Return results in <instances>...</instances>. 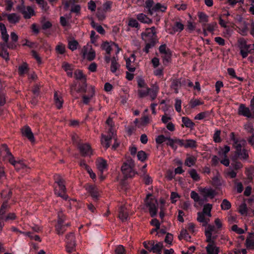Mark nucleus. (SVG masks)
I'll list each match as a JSON object with an SVG mask.
<instances>
[{"label": "nucleus", "mask_w": 254, "mask_h": 254, "mask_svg": "<svg viewBox=\"0 0 254 254\" xmlns=\"http://www.w3.org/2000/svg\"><path fill=\"white\" fill-rule=\"evenodd\" d=\"M1 153L3 156V160L8 161L14 167L16 170L18 171L25 170L27 171V167L26 165L22 160H15L14 156L9 151L7 146L5 144L2 145Z\"/></svg>", "instance_id": "obj_1"}, {"label": "nucleus", "mask_w": 254, "mask_h": 254, "mask_svg": "<svg viewBox=\"0 0 254 254\" xmlns=\"http://www.w3.org/2000/svg\"><path fill=\"white\" fill-rule=\"evenodd\" d=\"M212 207L211 204H206L203 206L202 211L197 213V220L201 223L203 226H206L210 221Z\"/></svg>", "instance_id": "obj_2"}, {"label": "nucleus", "mask_w": 254, "mask_h": 254, "mask_svg": "<svg viewBox=\"0 0 254 254\" xmlns=\"http://www.w3.org/2000/svg\"><path fill=\"white\" fill-rule=\"evenodd\" d=\"M145 8L151 15L157 11L164 12L167 9L166 6L164 4H162L160 3L154 4L153 0H147L146 1Z\"/></svg>", "instance_id": "obj_3"}, {"label": "nucleus", "mask_w": 254, "mask_h": 254, "mask_svg": "<svg viewBox=\"0 0 254 254\" xmlns=\"http://www.w3.org/2000/svg\"><path fill=\"white\" fill-rule=\"evenodd\" d=\"M134 167V162L131 159H128L125 162L122 166L121 170L124 176L126 178H131L133 177L135 172L133 168Z\"/></svg>", "instance_id": "obj_4"}, {"label": "nucleus", "mask_w": 254, "mask_h": 254, "mask_svg": "<svg viewBox=\"0 0 254 254\" xmlns=\"http://www.w3.org/2000/svg\"><path fill=\"white\" fill-rule=\"evenodd\" d=\"M143 246L150 252L157 254H161L163 247L162 243H155L154 241L144 242Z\"/></svg>", "instance_id": "obj_5"}, {"label": "nucleus", "mask_w": 254, "mask_h": 254, "mask_svg": "<svg viewBox=\"0 0 254 254\" xmlns=\"http://www.w3.org/2000/svg\"><path fill=\"white\" fill-rule=\"evenodd\" d=\"M55 183L57 184L55 189L56 194L60 196H63V194L65 191V187L64 184V180L62 176L60 175L54 176Z\"/></svg>", "instance_id": "obj_6"}, {"label": "nucleus", "mask_w": 254, "mask_h": 254, "mask_svg": "<svg viewBox=\"0 0 254 254\" xmlns=\"http://www.w3.org/2000/svg\"><path fill=\"white\" fill-rule=\"evenodd\" d=\"M113 138L114 139V143L112 146V148L114 150L116 149L119 146V142H118L117 140V138L115 136V134L113 135L112 134H108V136H106L105 135L102 134V137L101 139V142L102 146L104 147L106 149H107L109 147L110 145V140Z\"/></svg>", "instance_id": "obj_7"}, {"label": "nucleus", "mask_w": 254, "mask_h": 254, "mask_svg": "<svg viewBox=\"0 0 254 254\" xmlns=\"http://www.w3.org/2000/svg\"><path fill=\"white\" fill-rule=\"evenodd\" d=\"M58 224L56 226V231L59 235H62L66 229V228L70 225L68 223H64V219L62 211H60L58 213Z\"/></svg>", "instance_id": "obj_8"}, {"label": "nucleus", "mask_w": 254, "mask_h": 254, "mask_svg": "<svg viewBox=\"0 0 254 254\" xmlns=\"http://www.w3.org/2000/svg\"><path fill=\"white\" fill-rule=\"evenodd\" d=\"M151 194H148L145 199L146 205L148 207L149 212L151 217H154L157 212V201L155 198H150Z\"/></svg>", "instance_id": "obj_9"}, {"label": "nucleus", "mask_w": 254, "mask_h": 254, "mask_svg": "<svg viewBox=\"0 0 254 254\" xmlns=\"http://www.w3.org/2000/svg\"><path fill=\"white\" fill-rule=\"evenodd\" d=\"M205 235L206 236V241L211 242L217 238V230L214 226L209 225L208 224L205 226Z\"/></svg>", "instance_id": "obj_10"}, {"label": "nucleus", "mask_w": 254, "mask_h": 254, "mask_svg": "<svg viewBox=\"0 0 254 254\" xmlns=\"http://www.w3.org/2000/svg\"><path fill=\"white\" fill-rule=\"evenodd\" d=\"M239 115L243 116L250 119H254V110L250 109L244 104H241L238 110Z\"/></svg>", "instance_id": "obj_11"}, {"label": "nucleus", "mask_w": 254, "mask_h": 254, "mask_svg": "<svg viewBox=\"0 0 254 254\" xmlns=\"http://www.w3.org/2000/svg\"><path fill=\"white\" fill-rule=\"evenodd\" d=\"M198 190L205 199L207 198H213L216 194L215 190L211 187H199L198 188Z\"/></svg>", "instance_id": "obj_12"}, {"label": "nucleus", "mask_w": 254, "mask_h": 254, "mask_svg": "<svg viewBox=\"0 0 254 254\" xmlns=\"http://www.w3.org/2000/svg\"><path fill=\"white\" fill-rule=\"evenodd\" d=\"M156 35V30L154 27L147 28L145 32L141 34L142 39L145 42L154 41V37Z\"/></svg>", "instance_id": "obj_13"}, {"label": "nucleus", "mask_w": 254, "mask_h": 254, "mask_svg": "<svg viewBox=\"0 0 254 254\" xmlns=\"http://www.w3.org/2000/svg\"><path fill=\"white\" fill-rule=\"evenodd\" d=\"M101 47L108 54H110L112 50H115L116 54H118L120 51L118 45L114 42H104L102 44Z\"/></svg>", "instance_id": "obj_14"}, {"label": "nucleus", "mask_w": 254, "mask_h": 254, "mask_svg": "<svg viewBox=\"0 0 254 254\" xmlns=\"http://www.w3.org/2000/svg\"><path fill=\"white\" fill-rule=\"evenodd\" d=\"M82 53L84 58L89 61L94 60L95 57V52L89 45H86L83 47Z\"/></svg>", "instance_id": "obj_15"}, {"label": "nucleus", "mask_w": 254, "mask_h": 254, "mask_svg": "<svg viewBox=\"0 0 254 254\" xmlns=\"http://www.w3.org/2000/svg\"><path fill=\"white\" fill-rule=\"evenodd\" d=\"M65 242L66 243V249L68 253H71L75 250V243L73 233H70L66 236Z\"/></svg>", "instance_id": "obj_16"}, {"label": "nucleus", "mask_w": 254, "mask_h": 254, "mask_svg": "<svg viewBox=\"0 0 254 254\" xmlns=\"http://www.w3.org/2000/svg\"><path fill=\"white\" fill-rule=\"evenodd\" d=\"M239 47L242 57L243 58H246L251 52V45L247 44L246 41L244 39H241L239 41Z\"/></svg>", "instance_id": "obj_17"}, {"label": "nucleus", "mask_w": 254, "mask_h": 254, "mask_svg": "<svg viewBox=\"0 0 254 254\" xmlns=\"http://www.w3.org/2000/svg\"><path fill=\"white\" fill-rule=\"evenodd\" d=\"M159 52L162 55V57L163 59V63L164 64L169 62L171 57V51L167 48L165 44L161 45L159 48Z\"/></svg>", "instance_id": "obj_18"}, {"label": "nucleus", "mask_w": 254, "mask_h": 254, "mask_svg": "<svg viewBox=\"0 0 254 254\" xmlns=\"http://www.w3.org/2000/svg\"><path fill=\"white\" fill-rule=\"evenodd\" d=\"M236 26L239 29V32L242 35H246L248 31L247 24L243 21L241 17H239L236 21Z\"/></svg>", "instance_id": "obj_19"}, {"label": "nucleus", "mask_w": 254, "mask_h": 254, "mask_svg": "<svg viewBox=\"0 0 254 254\" xmlns=\"http://www.w3.org/2000/svg\"><path fill=\"white\" fill-rule=\"evenodd\" d=\"M86 190L90 194L92 199L97 200L100 196L99 189L95 186L87 185L86 187Z\"/></svg>", "instance_id": "obj_20"}, {"label": "nucleus", "mask_w": 254, "mask_h": 254, "mask_svg": "<svg viewBox=\"0 0 254 254\" xmlns=\"http://www.w3.org/2000/svg\"><path fill=\"white\" fill-rule=\"evenodd\" d=\"M78 148L81 154L84 156H90L92 154L91 148L88 143L79 144Z\"/></svg>", "instance_id": "obj_21"}, {"label": "nucleus", "mask_w": 254, "mask_h": 254, "mask_svg": "<svg viewBox=\"0 0 254 254\" xmlns=\"http://www.w3.org/2000/svg\"><path fill=\"white\" fill-rule=\"evenodd\" d=\"M17 8L21 12L24 17L26 19H29L35 14V11L33 8L30 6L25 7L23 4H22L21 7H18Z\"/></svg>", "instance_id": "obj_22"}, {"label": "nucleus", "mask_w": 254, "mask_h": 254, "mask_svg": "<svg viewBox=\"0 0 254 254\" xmlns=\"http://www.w3.org/2000/svg\"><path fill=\"white\" fill-rule=\"evenodd\" d=\"M208 243V244L206 247L207 254H218L219 253V248L215 244L214 241Z\"/></svg>", "instance_id": "obj_23"}, {"label": "nucleus", "mask_w": 254, "mask_h": 254, "mask_svg": "<svg viewBox=\"0 0 254 254\" xmlns=\"http://www.w3.org/2000/svg\"><path fill=\"white\" fill-rule=\"evenodd\" d=\"M7 207V203L4 202L1 205L0 209V232L2 231L4 226V217L6 215V210Z\"/></svg>", "instance_id": "obj_24"}, {"label": "nucleus", "mask_w": 254, "mask_h": 254, "mask_svg": "<svg viewBox=\"0 0 254 254\" xmlns=\"http://www.w3.org/2000/svg\"><path fill=\"white\" fill-rule=\"evenodd\" d=\"M96 165L97 169L102 173L106 171L108 168V164L106 160L102 158H98L96 161Z\"/></svg>", "instance_id": "obj_25"}, {"label": "nucleus", "mask_w": 254, "mask_h": 254, "mask_svg": "<svg viewBox=\"0 0 254 254\" xmlns=\"http://www.w3.org/2000/svg\"><path fill=\"white\" fill-rule=\"evenodd\" d=\"M21 132L23 135L26 136L31 142H34L35 141L33 134L30 129L28 126L24 127L22 129Z\"/></svg>", "instance_id": "obj_26"}, {"label": "nucleus", "mask_w": 254, "mask_h": 254, "mask_svg": "<svg viewBox=\"0 0 254 254\" xmlns=\"http://www.w3.org/2000/svg\"><path fill=\"white\" fill-rule=\"evenodd\" d=\"M135 61V56L132 54L130 56L126 59V66L128 70L133 72L135 71V67L132 64Z\"/></svg>", "instance_id": "obj_27"}, {"label": "nucleus", "mask_w": 254, "mask_h": 254, "mask_svg": "<svg viewBox=\"0 0 254 254\" xmlns=\"http://www.w3.org/2000/svg\"><path fill=\"white\" fill-rule=\"evenodd\" d=\"M3 16H6L9 22L13 24L17 23L20 19L19 16L14 13L10 14L3 13Z\"/></svg>", "instance_id": "obj_28"}, {"label": "nucleus", "mask_w": 254, "mask_h": 254, "mask_svg": "<svg viewBox=\"0 0 254 254\" xmlns=\"http://www.w3.org/2000/svg\"><path fill=\"white\" fill-rule=\"evenodd\" d=\"M181 139L175 138L172 139L169 137L167 142V144L170 146L174 150H176L177 148V144L181 146Z\"/></svg>", "instance_id": "obj_29"}, {"label": "nucleus", "mask_w": 254, "mask_h": 254, "mask_svg": "<svg viewBox=\"0 0 254 254\" xmlns=\"http://www.w3.org/2000/svg\"><path fill=\"white\" fill-rule=\"evenodd\" d=\"M245 245L248 249H254V233L249 234L246 241Z\"/></svg>", "instance_id": "obj_30"}, {"label": "nucleus", "mask_w": 254, "mask_h": 254, "mask_svg": "<svg viewBox=\"0 0 254 254\" xmlns=\"http://www.w3.org/2000/svg\"><path fill=\"white\" fill-rule=\"evenodd\" d=\"M119 217L122 221H125L127 219L128 212L127 207L122 206L120 208Z\"/></svg>", "instance_id": "obj_31"}, {"label": "nucleus", "mask_w": 254, "mask_h": 254, "mask_svg": "<svg viewBox=\"0 0 254 254\" xmlns=\"http://www.w3.org/2000/svg\"><path fill=\"white\" fill-rule=\"evenodd\" d=\"M54 100L55 105L58 109H61L63 106V99L62 97L59 95L57 92H55L54 94Z\"/></svg>", "instance_id": "obj_32"}, {"label": "nucleus", "mask_w": 254, "mask_h": 254, "mask_svg": "<svg viewBox=\"0 0 254 254\" xmlns=\"http://www.w3.org/2000/svg\"><path fill=\"white\" fill-rule=\"evenodd\" d=\"M246 144V141L244 139H239L233 143V146L236 149L237 152H239L242 150V148Z\"/></svg>", "instance_id": "obj_33"}, {"label": "nucleus", "mask_w": 254, "mask_h": 254, "mask_svg": "<svg viewBox=\"0 0 254 254\" xmlns=\"http://www.w3.org/2000/svg\"><path fill=\"white\" fill-rule=\"evenodd\" d=\"M136 18L140 22L143 23L149 24L152 22L151 19L143 13H139L137 14L136 15Z\"/></svg>", "instance_id": "obj_34"}, {"label": "nucleus", "mask_w": 254, "mask_h": 254, "mask_svg": "<svg viewBox=\"0 0 254 254\" xmlns=\"http://www.w3.org/2000/svg\"><path fill=\"white\" fill-rule=\"evenodd\" d=\"M158 91L159 87L157 85H153L151 88H150L148 95H149L152 100H154L156 98Z\"/></svg>", "instance_id": "obj_35"}, {"label": "nucleus", "mask_w": 254, "mask_h": 254, "mask_svg": "<svg viewBox=\"0 0 254 254\" xmlns=\"http://www.w3.org/2000/svg\"><path fill=\"white\" fill-rule=\"evenodd\" d=\"M196 142L194 140H187L184 142L181 140V146H184L185 148H193L195 146Z\"/></svg>", "instance_id": "obj_36"}, {"label": "nucleus", "mask_w": 254, "mask_h": 254, "mask_svg": "<svg viewBox=\"0 0 254 254\" xmlns=\"http://www.w3.org/2000/svg\"><path fill=\"white\" fill-rule=\"evenodd\" d=\"M196 158L193 156H189L187 157L185 162V165L190 167L193 166L196 162Z\"/></svg>", "instance_id": "obj_37"}, {"label": "nucleus", "mask_w": 254, "mask_h": 254, "mask_svg": "<svg viewBox=\"0 0 254 254\" xmlns=\"http://www.w3.org/2000/svg\"><path fill=\"white\" fill-rule=\"evenodd\" d=\"M230 150V147L225 145L223 148H221L218 152V155L221 158L226 157L227 154Z\"/></svg>", "instance_id": "obj_38"}, {"label": "nucleus", "mask_w": 254, "mask_h": 254, "mask_svg": "<svg viewBox=\"0 0 254 254\" xmlns=\"http://www.w3.org/2000/svg\"><path fill=\"white\" fill-rule=\"evenodd\" d=\"M62 67L64 69V70L66 72L68 76H72V65L67 63H64L62 64Z\"/></svg>", "instance_id": "obj_39"}, {"label": "nucleus", "mask_w": 254, "mask_h": 254, "mask_svg": "<svg viewBox=\"0 0 254 254\" xmlns=\"http://www.w3.org/2000/svg\"><path fill=\"white\" fill-rule=\"evenodd\" d=\"M117 60L118 59L115 57L113 58L111 60V70L113 73L117 71L120 66L117 63Z\"/></svg>", "instance_id": "obj_40"}, {"label": "nucleus", "mask_w": 254, "mask_h": 254, "mask_svg": "<svg viewBox=\"0 0 254 254\" xmlns=\"http://www.w3.org/2000/svg\"><path fill=\"white\" fill-rule=\"evenodd\" d=\"M91 25L92 27L95 29L99 33L101 34H104L105 33V30L103 28L101 25L95 23L94 21H91Z\"/></svg>", "instance_id": "obj_41"}, {"label": "nucleus", "mask_w": 254, "mask_h": 254, "mask_svg": "<svg viewBox=\"0 0 254 254\" xmlns=\"http://www.w3.org/2000/svg\"><path fill=\"white\" fill-rule=\"evenodd\" d=\"M182 120L183 124L187 127L192 128L194 125V123L187 117H182Z\"/></svg>", "instance_id": "obj_42"}, {"label": "nucleus", "mask_w": 254, "mask_h": 254, "mask_svg": "<svg viewBox=\"0 0 254 254\" xmlns=\"http://www.w3.org/2000/svg\"><path fill=\"white\" fill-rule=\"evenodd\" d=\"M179 239L180 240L184 239L187 241H189L190 239V237L188 233L187 230L183 229L180 232V234L179 236Z\"/></svg>", "instance_id": "obj_43"}, {"label": "nucleus", "mask_w": 254, "mask_h": 254, "mask_svg": "<svg viewBox=\"0 0 254 254\" xmlns=\"http://www.w3.org/2000/svg\"><path fill=\"white\" fill-rule=\"evenodd\" d=\"M189 173L193 181H198L200 180V177L195 170L191 169L189 171Z\"/></svg>", "instance_id": "obj_44"}, {"label": "nucleus", "mask_w": 254, "mask_h": 254, "mask_svg": "<svg viewBox=\"0 0 254 254\" xmlns=\"http://www.w3.org/2000/svg\"><path fill=\"white\" fill-rule=\"evenodd\" d=\"M78 43L74 39H72L68 41V48L71 51H74L77 48Z\"/></svg>", "instance_id": "obj_45"}, {"label": "nucleus", "mask_w": 254, "mask_h": 254, "mask_svg": "<svg viewBox=\"0 0 254 254\" xmlns=\"http://www.w3.org/2000/svg\"><path fill=\"white\" fill-rule=\"evenodd\" d=\"M106 124L109 126V128L108 129L109 130V134H112L113 135L114 133V131L113 128V127L114 126V123L113 122V121L111 118H109L106 122Z\"/></svg>", "instance_id": "obj_46"}, {"label": "nucleus", "mask_w": 254, "mask_h": 254, "mask_svg": "<svg viewBox=\"0 0 254 254\" xmlns=\"http://www.w3.org/2000/svg\"><path fill=\"white\" fill-rule=\"evenodd\" d=\"M150 122V119L147 116L143 117L141 119V122L137 125V127L141 128L147 125Z\"/></svg>", "instance_id": "obj_47"}, {"label": "nucleus", "mask_w": 254, "mask_h": 254, "mask_svg": "<svg viewBox=\"0 0 254 254\" xmlns=\"http://www.w3.org/2000/svg\"><path fill=\"white\" fill-rule=\"evenodd\" d=\"M231 207V203L226 199L223 200L221 204V207L222 210H228Z\"/></svg>", "instance_id": "obj_48"}, {"label": "nucleus", "mask_w": 254, "mask_h": 254, "mask_svg": "<svg viewBox=\"0 0 254 254\" xmlns=\"http://www.w3.org/2000/svg\"><path fill=\"white\" fill-rule=\"evenodd\" d=\"M239 211L243 215H247V206L245 202L240 204L239 207Z\"/></svg>", "instance_id": "obj_49"}, {"label": "nucleus", "mask_w": 254, "mask_h": 254, "mask_svg": "<svg viewBox=\"0 0 254 254\" xmlns=\"http://www.w3.org/2000/svg\"><path fill=\"white\" fill-rule=\"evenodd\" d=\"M181 82L179 80H175L173 81L171 87L175 90L176 93H178V90L181 86Z\"/></svg>", "instance_id": "obj_50"}, {"label": "nucleus", "mask_w": 254, "mask_h": 254, "mask_svg": "<svg viewBox=\"0 0 254 254\" xmlns=\"http://www.w3.org/2000/svg\"><path fill=\"white\" fill-rule=\"evenodd\" d=\"M245 130L250 134L254 133V129L253 127V124L250 123H247L244 125Z\"/></svg>", "instance_id": "obj_51"}, {"label": "nucleus", "mask_w": 254, "mask_h": 254, "mask_svg": "<svg viewBox=\"0 0 254 254\" xmlns=\"http://www.w3.org/2000/svg\"><path fill=\"white\" fill-rule=\"evenodd\" d=\"M65 46L61 43H59L56 47V51L59 54H63L65 52Z\"/></svg>", "instance_id": "obj_52"}, {"label": "nucleus", "mask_w": 254, "mask_h": 254, "mask_svg": "<svg viewBox=\"0 0 254 254\" xmlns=\"http://www.w3.org/2000/svg\"><path fill=\"white\" fill-rule=\"evenodd\" d=\"M112 5V2L111 1H107L104 2L103 4V10L104 12H106L107 11H110L111 9V7Z\"/></svg>", "instance_id": "obj_53"}, {"label": "nucleus", "mask_w": 254, "mask_h": 254, "mask_svg": "<svg viewBox=\"0 0 254 254\" xmlns=\"http://www.w3.org/2000/svg\"><path fill=\"white\" fill-rule=\"evenodd\" d=\"M184 25L182 23L180 22H176L173 27V29L175 32H181L184 29Z\"/></svg>", "instance_id": "obj_54"}, {"label": "nucleus", "mask_w": 254, "mask_h": 254, "mask_svg": "<svg viewBox=\"0 0 254 254\" xmlns=\"http://www.w3.org/2000/svg\"><path fill=\"white\" fill-rule=\"evenodd\" d=\"M237 153L241 159L246 160L248 158V153L246 149H243Z\"/></svg>", "instance_id": "obj_55"}, {"label": "nucleus", "mask_w": 254, "mask_h": 254, "mask_svg": "<svg viewBox=\"0 0 254 254\" xmlns=\"http://www.w3.org/2000/svg\"><path fill=\"white\" fill-rule=\"evenodd\" d=\"M168 138L163 135H160L156 138L155 141L157 144H162L165 141H167Z\"/></svg>", "instance_id": "obj_56"}, {"label": "nucleus", "mask_w": 254, "mask_h": 254, "mask_svg": "<svg viewBox=\"0 0 254 254\" xmlns=\"http://www.w3.org/2000/svg\"><path fill=\"white\" fill-rule=\"evenodd\" d=\"M202 104L203 103L199 99H191L190 102V105L191 108H193Z\"/></svg>", "instance_id": "obj_57"}, {"label": "nucleus", "mask_w": 254, "mask_h": 254, "mask_svg": "<svg viewBox=\"0 0 254 254\" xmlns=\"http://www.w3.org/2000/svg\"><path fill=\"white\" fill-rule=\"evenodd\" d=\"M146 43V45L144 48V51L146 53H148L149 52V51L150 49L154 47L155 44V41H148Z\"/></svg>", "instance_id": "obj_58"}, {"label": "nucleus", "mask_w": 254, "mask_h": 254, "mask_svg": "<svg viewBox=\"0 0 254 254\" xmlns=\"http://www.w3.org/2000/svg\"><path fill=\"white\" fill-rule=\"evenodd\" d=\"M217 26L216 22H213L206 25L207 30L209 32H213Z\"/></svg>", "instance_id": "obj_59"}, {"label": "nucleus", "mask_w": 254, "mask_h": 254, "mask_svg": "<svg viewBox=\"0 0 254 254\" xmlns=\"http://www.w3.org/2000/svg\"><path fill=\"white\" fill-rule=\"evenodd\" d=\"M150 91V88L148 87L144 88L143 89L138 90V94L140 97H143L148 95Z\"/></svg>", "instance_id": "obj_60"}, {"label": "nucleus", "mask_w": 254, "mask_h": 254, "mask_svg": "<svg viewBox=\"0 0 254 254\" xmlns=\"http://www.w3.org/2000/svg\"><path fill=\"white\" fill-rule=\"evenodd\" d=\"M36 2L41 7L42 9L45 11L47 10L49 7L47 6V3L44 0H35Z\"/></svg>", "instance_id": "obj_61"}, {"label": "nucleus", "mask_w": 254, "mask_h": 254, "mask_svg": "<svg viewBox=\"0 0 254 254\" xmlns=\"http://www.w3.org/2000/svg\"><path fill=\"white\" fill-rule=\"evenodd\" d=\"M198 16L201 22H206L208 21V16L204 13L200 12L198 13Z\"/></svg>", "instance_id": "obj_62"}, {"label": "nucleus", "mask_w": 254, "mask_h": 254, "mask_svg": "<svg viewBox=\"0 0 254 254\" xmlns=\"http://www.w3.org/2000/svg\"><path fill=\"white\" fill-rule=\"evenodd\" d=\"M137 157L139 160L144 161L147 158V155L144 151H140L137 153Z\"/></svg>", "instance_id": "obj_63"}, {"label": "nucleus", "mask_w": 254, "mask_h": 254, "mask_svg": "<svg viewBox=\"0 0 254 254\" xmlns=\"http://www.w3.org/2000/svg\"><path fill=\"white\" fill-rule=\"evenodd\" d=\"M115 254H125V250L122 245L118 246L115 250Z\"/></svg>", "instance_id": "obj_64"}]
</instances>
